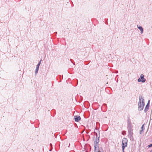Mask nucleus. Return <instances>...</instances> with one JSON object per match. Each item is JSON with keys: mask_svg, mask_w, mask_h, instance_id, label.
<instances>
[{"mask_svg": "<svg viewBox=\"0 0 152 152\" xmlns=\"http://www.w3.org/2000/svg\"><path fill=\"white\" fill-rule=\"evenodd\" d=\"M98 143H94V147L98 148Z\"/></svg>", "mask_w": 152, "mask_h": 152, "instance_id": "f8f14e48", "label": "nucleus"}, {"mask_svg": "<svg viewBox=\"0 0 152 152\" xmlns=\"http://www.w3.org/2000/svg\"><path fill=\"white\" fill-rule=\"evenodd\" d=\"M98 148L95 147H94V151L95 152H99V151L98 149Z\"/></svg>", "mask_w": 152, "mask_h": 152, "instance_id": "9b49d317", "label": "nucleus"}, {"mask_svg": "<svg viewBox=\"0 0 152 152\" xmlns=\"http://www.w3.org/2000/svg\"><path fill=\"white\" fill-rule=\"evenodd\" d=\"M144 76L143 74H141L140 76V77L137 80L138 82H142L144 83L146 81V79L144 78Z\"/></svg>", "mask_w": 152, "mask_h": 152, "instance_id": "7ed1b4c3", "label": "nucleus"}, {"mask_svg": "<svg viewBox=\"0 0 152 152\" xmlns=\"http://www.w3.org/2000/svg\"><path fill=\"white\" fill-rule=\"evenodd\" d=\"M149 102H150V101L149 100L147 104V105L144 109V110L145 112V113H146L147 112V111H148V110L149 109Z\"/></svg>", "mask_w": 152, "mask_h": 152, "instance_id": "423d86ee", "label": "nucleus"}, {"mask_svg": "<svg viewBox=\"0 0 152 152\" xmlns=\"http://www.w3.org/2000/svg\"><path fill=\"white\" fill-rule=\"evenodd\" d=\"M55 33H56V34L57 33V32H55Z\"/></svg>", "mask_w": 152, "mask_h": 152, "instance_id": "f3484780", "label": "nucleus"}, {"mask_svg": "<svg viewBox=\"0 0 152 152\" xmlns=\"http://www.w3.org/2000/svg\"><path fill=\"white\" fill-rule=\"evenodd\" d=\"M96 139L95 143H98L99 142V137L98 138H97V133H96Z\"/></svg>", "mask_w": 152, "mask_h": 152, "instance_id": "9d476101", "label": "nucleus"}, {"mask_svg": "<svg viewBox=\"0 0 152 152\" xmlns=\"http://www.w3.org/2000/svg\"><path fill=\"white\" fill-rule=\"evenodd\" d=\"M144 128L145 127L144 124H143L142 125V127H141V130L140 131V134H141L142 133V131L144 130Z\"/></svg>", "mask_w": 152, "mask_h": 152, "instance_id": "6e6552de", "label": "nucleus"}, {"mask_svg": "<svg viewBox=\"0 0 152 152\" xmlns=\"http://www.w3.org/2000/svg\"><path fill=\"white\" fill-rule=\"evenodd\" d=\"M137 28L140 31L141 34H142L143 32V29L142 27L141 26H137Z\"/></svg>", "mask_w": 152, "mask_h": 152, "instance_id": "1a4fd4ad", "label": "nucleus"}, {"mask_svg": "<svg viewBox=\"0 0 152 152\" xmlns=\"http://www.w3.org/2000/svg\"><path fill=\"white\" fill-rule=\"evenodd\" d=\"M50 146H51V145H52V144H51V143H50Z\"/></svg>", "mask_w": 152, "mask_h": 152, "instance_id": "dca6fc26", "label": "nucleus"}, {"mask_svg": "<svg viewBox=\"0 0 152 152\" xmlns=\"http://www.w3.org/2000/svg\"><path fill=\"white\" fill-rule=\"evenodd\" d=\"M152 146V144H150V145H148V147H151Z\"/></svg>", "mask_w": 152, "mask_h": 152, "instance_id": "ddd939ff", "label": "nucleus"}, {"mask_svg": "<svg viewBox=\"0 0 152 152\" xmlns=\"http://www.w3.org/2000/svg\"><path fill=\"white\" fill-rule=\"evenodd\" d=\"M127 128L128 129V131L129 134L130 135H132V125L130 124H129L128 125Z\"/></svg>", "mask_w": 152, "mask_h": 152, "instance_id": "20e7f679", "label": "nucleus"}, {"mask_svg": "<svg viewBox=\"0 0 152 152\" xmlns=\"http://www.w3.org/2000/svg\"><path fill=\"white\" fill-rule=\"evenodd\" d=\"M99 152H103V151H102V150L101 151L100 150H99Z\"/></svg>", "mask_w": 152, "mask_h": 152, "instance_id": "4468645a", "label": "nucleus"}, {"mask_svg": "<svg viewBox=\"0 0 152 152\" xmlns=\"http://www.w3.org/2000/svg\"><path fill=\"white\" fill-rule=\"evenodd\" d=\"M74 117L75 121L76 122H78L81 119V118L79 116H75Z\"/></svg>", "mask_w": 152, "mask_h": 152, "instance_id": "0eeeda50", "label": "nucleus"}, {"mask_svg": "<svg viewBox=\"0 0 152 152\" xmlns=\"http://www.w3.org/2000/svg\"><path fill=\"white\" fill-rule=\"evenodd\" d=\"M124 149L122 148V150H123V152H125L124 151Z\"/></svg>", "mask_w": 152, "mask_h": 152, "instance_id": "2eb2a0df", "label": "nucleus"}, {"mask_svg": "<svg viewBox=\"0 0 152 152\" xmlns=\"http://www.w3.org/2000/svg\"><path fill=\"white\" fill-rule=\"evenodd\" d=\"M41 63V60L38 63V64L36 66V68L35 71V75L37 74L38 71L39 69V66L40 65Z\"/></svg>", "mask_w": 152, "mask_h": 152, "instance_id": "39448f33", "label": "nucleus"}, {"mask_svg": "<svg viewBox=\"0 0 152 152\" xmlns=\"http://www.w3.org/2000/svg\"><path fill=\"white\" fill-rule=\"evenodd\" d=\"M128 140L127 138H124L122 140V148L124 149L127 146Z\"/></svg>", "mask_w": 152, "mask_h": 152, "instance_id": "f03ea898", "label": "nucleus"}, {"mask_svg": "<svg viewBox=\"0 0 152 152\" xmlns=\"http://www.w3.org/2000/svg\"><path fill=\"white\" fill-rule=\"evenodd\" d=\"M145 105L144 99L141 96L139 97V101L138 103V110L139 111L142 110Z\"/></svg>", "mask_w": 152, "mask_h": 152, "instance_id": "f257e3e1", "label": "nucleus"}]
</instances>
